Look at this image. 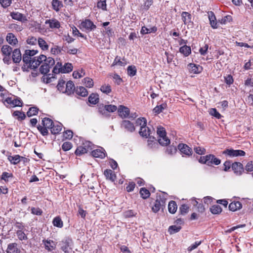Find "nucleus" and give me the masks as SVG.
<instances>
[{
	"label": "nucleus",
	"instance_id": "nucleus-62",
	"mask_svg": "<svg viewBox=\"0 0 253 253\" xmlns=\"http://www.w3.org/2000/svg\"><path fill=\"white\" fill-rule=\"evenodd\" d=\"M33 57H31L24 53L23 55V61L26 64H29Z\"/></svg>",
	"mask_w": 253,
	"mask_h": 253
},
{
	"label": "nucleus",
	"instance_id": "nucleus-2",
	"mask_svg": "<svg viewBox=\"0 0 253 253\" xmlns=\"http://www.w3.org/2000/svg\"><path fill=\"white\" fill-rule=\"evenodd\" d=\"M53 123L50 119L44 118L42 120V126L39 125L37 128L42 135H47L48 133V129L50 130Z\"/></svg>",
	"mask_w": 253,
	"mask_h": 253
},
{
	"label": "nucleus",
	"instance_id": "nucleus-34",
	"mask_svg": "<svg viewBox=\"0 0 253 253\" xmlns=\"http://www.w3.org/2000/svg\"><path fill=\"white\" fill-rule=\"evenodd\" d=\"M52 224L54 226L58 228H62L63 226V221L59 216H56L54 217L52 221Z\"/></svg>",
	"mask_w": 253,
	"mask_h": 253
},
{
	"label": "nucleus",
	"instance_id": "nucleus-21",
	"mask_svg": "<svg viewBox=\"0 0 253 253\" xmlns=\"http://www.w3.org/2000/svg\"><path fill=\"white\" fill-rule=\"evenodd\" d=\"M6 41L9 44L14 45L18 43V40L15 36L12 33H9L7 34L6 37Z\"/></svg>",
	"mask_w": 253,
	"mask_h": 253
},
{
	"label": "nucleus",
	"instance_id": "nucleus-16",
	"mask_svg": "<svg viewBox=\"0 0 253 253\" xmlns=\"http://www.w3.org/2000/svg\"><path fill=\"white\" fill-rule=\"evenodd\" d=\"M6 253H20L21 250L16 243H10L8 245L6 250Z\"/></svg>",
	"mask_w": 253,
	"mask_h": 253
},
{
	"label": "nucleus",
	"instance_id": "nucleus-37",
	"mask_svg": "<svg viewBox=\"0 0 253 253\" xmlns=\"http://www.w3.org/2000/svg\"><path fill=\"white\" fill-rule=\"evenodd\" d=\"M85 75V71L81 69L78 71H75L73 73V77L75 79L81 78Z\"/></svg>",
	"mask_w": 253,
	"mask_h": 253
},
{
	"label": "nucleus",
	"instance_id": "nucleus-26",
	"mask_svg": "<svg viewBox=\"0 0 253 253\" xmlns=\"http://www.w3.org/2000/svg\"><path fill=\"white\" fill-rule=\"evenodd\" d=\"M20 156L19 155H15L14 156H8L7 159L12 165H17L20 162Z\"/></svg>",
	"mask_w": 253,
	"mask_h": 253
},
{
	"label": "nucleus",
	"instance_id": "nucleus-60",
	"mask_svg": "<svg viewBox=\"0 0 253 253\" xmlns=\"http://www.w3.org/2000/svg\"><path fill=\"white\" fill-rule=\"evenodd\" d=\"M31 213L34 215H41L42 213V210L39 208L33 207L31 208Z\"/></svg>",
	"mask_w": 253,
	"mask_h": 253
},
{
	"label": "nucleus",
	"instance_id": "nucleus-28",
	"mask_svg": "<svg viewBox=\"0 0 253 253\" xmlns=\"http://www.w3.org/2000/svg\"><path fill=\"white\" fill-rule=\"evenodd\" d=\"M157 29L156 27H153L151 28H147L145 26L141 28L140 33L142 35L147 34L151 33H155L156 32Z\"/></svg>",
	"mask_w": 253,
	"mask_h": 253
},
{
	"label": "nucleus",
	"instance_id": "nucleus-30",
	"mask_svg": "<svg viewBox=\"0 0 253 253\" xmlns=\"http://www.w3.org/2000/svg\"><path fill=\"white\" fill-rule=\"evenodd\" d=\"M52 8L56 11H58L63 6L62 2L58 0H52Z\"/></svg>",
	"mask_w": 253,
	"mask_h": 253
},
{
	"label": "nucleus",
	"instance_id": "nucleus-4",
	"mask_svg": "<svg viewBox=\"0 0 253 253\" xmlns=\"http://www.w3.org/2000/svg\"><path fill=\"white\" fill-rule=\"evenodd\" d=\"M167 197V194L164 192L163 193L162 196L160 195L157 197L156 200L154 202V205H153L152 207V210L154 212H157L161 208L165 206Z\"/></svg>",
	"mask_w": 253,
	"mask_h": 253
},
{
	"label": "nucleus",
	"instance_id": "nucleus-25",
	"mask_svg": "<svg viewBox=\"0 0 253 253\" xmlns=\"http://www.w3.org/2000/svg\"><path fill=\"white\" fill-rule=\"evenodd\" d=\"M104 175L107 179L114 181L116 179L115 172L111 169H106L104 171Z\"/></svg>",
	"mask_w": 253,
	"mask_h": 253
},
{
	"label": "nucleus",
	"instance_id": "nucleus-52",
	"mask_svg": "<svg viewBox=\"0 0 253 253\" xmlns=\"http://www.w3.org/2000/svg\"><path fill=\"white\" fill-rule=\"evenodd\" d=\"M101 91L106 94H108L111 91V86L109 84H104L100 87Z\"/></svg>",
	"mask_w": 253,
	"mask_h": 253
},
{
	"label": "nucleus",
	"instance_id": "nucleus-19",
	"mask_svg": "<svg viewBox=\"0 0 253 253\" xmlns=\"http://www.w3.org/2000/svg\"><path fill=\"white\" fill-rule=\"evenodd\" d=\"M62 125L58 122H54L50 129L51 133L56 134L59 133L62 130Z\"/></svg>",
	"mask_w": 253,
	"mask_h": 253
},
{
	"label": "nucleus",
	"instance_id": "nucleus-17",
	"mask_svg": "<svg viewBox=\"0 0 253 253\" xmlns=\"http://www.w3.org/2000/svg\"><path fill=\"white\" fill-rule=\"evenodd\" d=\"M121 127L129 132H132L135 130V127L133 124L127 120H124L122 122Z\"/></svg>",
	"mask_w": 253,
	"mask_h": 253
},
{
	"label": "nucleus",
	"instance_id": "nucleus-45",
	"mask_svg": "<svg viewBox=\"0 0 253 253\" xmlns=\"http://www.w3.org/2000/svg\"><path fill=\"white\" fill-rule=\"evenodd\" d=\"M83 84L87 87H92L93 86L94 83L93 80L88 77L84 78L83 80Z\"/></svg>",
	"mask_w": 253,
	"mask_h": 253
},
{
	"label": "nucleus",
	"instance_id": "nucleus-18",
	"mask_svg": "<svg viewBox=\"0 0 253 253\" xmlns=\"http://www.w3.org/2000/svg\"><path fill=\"white\" fill-rule=\"evenodd\" d=\"M10 15L12 18L14 20H16L23 23L27 21L26 16L18 12H11Z\"/></svg>",
	"mask_w": 253,
	"mask_h": 253
},
{
	"label": "nucleus",
	"instance_id": "nucleus-44",
	"mask_svg": "<svg viewBox=\"0 0 253 253\" xmlns=\"http://www.w3.org/2000/svg\"><path fill=\"white\" fill-rule=\"evenodd\" d=\"M210 211L213 214H219L222 211L220 206L218 205H214L210 208Z\"/></svg>",
	"mask_w": 253,
	"mask_h": 253
},
{
	"label": "nucleus",
	"instance_id": "nucleus-12",
	"mask_svg": "<svg viewBox=\"0 0 253 253\" xmlns=\"http://www.w3.org/2000/svg\"><path fill=\"white\" fill-rule=\"evenodd\" d=\"M45 24L48 25L49 28L51 29H57L60 27V22L55 18L46 20L45 22Z\"/></svg>",
	"mask_w": 253,
	"mask_h": 253
},
{
	"label": "nucleus",
	"instance_id": "nucleus-63",
	"mask_svg": "<svg viewBox=\"0 0 253 253\" xmlns=\"http://www.w3.org/2000/svg\"><path fill=\"white\" fill-rule=\"evenodd\" d=\"M177 151L176 148L174 146H170L167 148L166 152L168 154L173 155L176 153Z\"/></svg>",
	"mask_w": 253,
	"mask_h": 253
},
{
	"label": "nucleus",
	"instance_id": "nucleus-43",
	"mask_svg": "<svg viewBox=\"0 0 253 253\" xmlns=\"http://www.w3.org/2000/svg\"><path fill=\"white\" fill-rule=\"evenodd\" d=\"M13 116L15 117L18 120H23L26 117L24 113L19 111H14L13 113Z\"/></svg>",
	"mask_w": 253,
	"mask_h": 253
},
{
	"label": "nucleus",
	"instance_id": "nucleus-61",
	"mask_svg": "<svg viewBox=\"0 0 253 253\" xmlns=\"http://www.w3.org/2000/svg\"><path fill=\"white\" fill-rule=\"evenodd\" d=\"M210 114L217 119H219L221 117V115L218 113V112L217 111L215 108L211 109L210 111Z\"/></svg>",
	"mask_w": 253,
	"mask_h": 253
},
{
	"label": "nucleus",
	"instance_id": "nucleus-38",
	"mask_svg": "<svg viewBox=\"0 0 253 253\" xmlns=\"http://www.w3.org/2000/svg\"><path fill=\"white\" fill-rule=\"evenodd\" d=\"M62 69L63 66L62 65V63L60 62H57L54 66V67L53 68L52 72L55 74H57L60 73H62Z\"/></svg>",
	"mask_w": 253,
	"mask_h": 253
},
{
	"label": "nucleus",
	"instance_id": "nucleus-53",
	"mask_svg": "<svg viewBox=\"0 0 253 253\" xmlns=\"http://www.w3.org/2000/svg\"><path fill=\"white\" fill-rule=\"evenodd\" d=\"M38 109L36 107H31L28 111L27 112V115L28 117H30L36 115L38 113Z\"/></svg>",
	"mask_w": 253,
	"mask_h": 253
},
{
	"label": "nucleus",
	"instance_id": "nucleus-36",
	"mask_svg": "<svg viewBox=\"0 0 253 253\" xmlns=\"http://www.w3.org/2000/svg\"><path fill=\"white\" fill-rule=\"evenodd\" d=\"M38 42L39 46L43 50H46L48 48V45L46 42L42 38H39Z\"/></svg>",
	"mask_w": 253,
	"mask_h": 253
},
{
	"label": "nucleus",
	"instance_id": "nucleus-11",
	"mask_svg": "<svg viewBox=\"0 0 253 253\" xmlns=\"http://www.w3.org/2000/svg\"><path fill=\"white\" fill-rule=\"evenodd\" d=\"M188 70L192 74H199L203 70V67L199 65L190 63L187 66Z\"/></svg>",
	"mask_w": 253,
	"mask_h": 253
},
{
	"label": "nucleus",
	"instance_id": "nucleus-7",
	"mask_svg": "<svg viewBox=\"0 0 253 253\" xmlns=\"http://www.w3.org/2000/svg\"><path fill=\"white\" fill-rule=\"evenodd\" d=\"M42 242L44 249L48 252H52L56 249V243L51 239H43Z\"/></svg>",
	"mask_w": 253,
	"mask_h": 253
},
{
	"label": "nucleus",
	"instance_id": "nucleus-32",
	"mask_svg": "<svg viewBox=\"0 0 253 253\" xmlns=\"http://www.w3.org/2000/svg\"><path fill=\"white\" fill-rule=\"evenodd\" d=\"M177 209V205L175 202L171 201L169 202L168 205L169 211L171 213H174Z\"/></svg>",
	"mask_w": 253,
	"mask_h": 253
},
{
	"label": "nucleus",
	"instance_id": "nucleus-29",
	"mask_svg": "<svg viewBox=\"0 0 253 253\" xmlns=\"http://www.w3.org/2000/svg\"><path fill=\"white\" fill-rule=\"evenodd\" d=\"M1 51L4 55L9 56L12 51V49L9 45H4L2 46Z\"/></svg>",
	"mask_w": 253,
	"mask_h": 253
},
{
	"label": "nucleus",
	"instance_id": "nucleus-27",
	"mask_svg": "<svg viewBox=\"0 0 253 253\" xmlns=\"http://www.w3.org/2000/svg\"><path fill=\"white\" fill-rule=\"evenodd\" d=\"M76 91L77 94L83 97H85L88 95L87 89L83 86L77 87Z\"/></svg>",
	"mask_w": 253,
	"mask_h": 253
},
{
	"label": "nucleus",
	"instance_id": "nucleus-58",
	"mask_svg": "<svg viewBox=\"0 0 253 253\" xmlns=\"http://www.w3.org/2000/svg\"><path fill=\"white\" fill-rule=\"evenodd\" d=\"M97 7L103 10H106L107 5L106 0L99 1L97 2Z\"/></svg>",
	"mask_w": 253,
	"mask_h": 253
},
{
	"label": "nucleus",
	"instance_id": "nucleus-57",
	"mask_svg": "<svg viewBox=\"0 0 253 253\" xmlns=\"http://www.w3.org/2000/svg\"><path fill=\"white\" fill-rule=\"evenodd\" d=\"M105 109L109 112H114L117 109V106L114 105H107L104 106Z\"/></svg>",
	"mask_w": 253,
	"mask_h": 253
},
{
	"label": "nucleus",
	"instance_id": "nucleus-1",
	"mask_svg": "<svg viewBox=\"0 0 253 253\" xmlns=\"http://www.w3.org/2000/svg\"><path fill=\"white\" fill-rule=\"evenodd\" d=\"M146 120L144 118H140L136 121V126H140L139 133L142 137L147 138L150 135V130L146 126Z\"/></svg>",
	"mask_w": 253,
	"mask_h": 253
},
{
	"label": "nucleus",
	"instance_id": "nucleus-40",
	"mask_svg": "<svg viewBox=\"0 0 253 253\" xmlns=\"http://www.w3.org/2000/svg\"><path fill=\"white\" fill-rule=\"evenodd\" d=\"M73 65L71 63H67L63 66L62 73H67L71 72L73 70Z\"/></svg>",
	"mask_w": 253,
	"mask_h": 253
},
{
	"label": "nucleus",
	"instance_id": "nucleus-46",
	"mask_svg": "<svg viewBox=\"0 0 253 253\" xmlns=\"http://www.w3.org/2000/svg\"><path fill=\"white\" fill-rule=\"evenodd\" d=\"M126 64V62L121 60L120 57L117 56L115 58V59L112 64V66H125Z\"/></svg>",
	"mask_w": 253,
	"mask_h": 253
},
{
	"label": "nucleus",
	"instance_id": "nucleus-50",
	"mask_svg": "<svg viewBox=\"0 0 253 253\" xmlns=\"http://www.w3.org/2000/svg\"><path fill=\"white\" fill-rule=\"evenodd\" d=\"M136 73V69L134 66H129L127 67V74L133 77L135 75Z\"/></svg>",
	"mask_w": 253,
	"mask_h": 253
},
{
	"label": "nucleus",
	"instance_id": "nucleus-14",
	"mask_svg": "<svg viewBox=\"0 0 253 253\" xmlns=\"http://www.w3.org/2000/svg\"><path fill=\"white\" fill-rule=\"evenodd\" d=\"M119 115L122 118H126L128 117L130 113L129 109L124 106L120 105L118 109Z\"/></svg>",
	"mask_w": 253,
	"mask_h": 253
},
{
	"label": "nucleus",
	"instance_id": "nucleus-13",
	"mask_svg": "<svg viewBox=\"0 0 253 253\" xmlns=\"http://www.w3.org/2000/svg\"><path fill=\"white\" fill-rule=\"evenodd\" d=\"M178 148L183 154L188 156H190L192 155V151L191 149L186 144L183 143L179 144L178 145Z\"/></svg>",
	"mask_w": 253,
	"mask_h": 253
},
{
	"label": "nucleus",
	"instance_id": "nucleus-20",
	"mask_svg": "<svg viewBox=\"0 0 253 253\" xmlns=\"http://www.w3.org/2000/svg\"><path fill=\"white\" fill-rule=\"evenodd\" d=\"M75 85L72 81H68L66 84V87L64 93L67 95H70L73 93L75 90Z\"/></svg>",
	"mask_w": 253,
	"mask_h": 253
},
{
	"label": "nucleus",
	"instance_id": "nucleus-64",
	"mask_svg": "<svg viewBox=\"0 0 253 253\" xmlns=\"http://www.w3.org/2000/svg\"><path fill=\"white\" fill-rule=\"evenodd\" d=\"M245 169L248 172L253 171V162L250 161L248 162L245 168Z\"/></svg>",
	"mask_w": 253,
	"mask_h": 253
},
{
	"label": "nucleus",
	"instance_id": "nucleus-35",
	"mask_svg": "<svg viewBox=\"0 0 253 253\" xmlns=\"http://www.w3.org/2000/svg\"><path fill=\"white\" fill-rule=\"evenodd\" d=\"M182 19L184 23L186 24L191 21V15L187 12H182L181 13Z\"/></svg>",
	"mask_w": 253,
	"mask_h": 253
},
{
	"label": "nucleus",
	"instance_id": "nucleus-59",
	"mask_svg": "<svg viewBox=\"0 0 253 253\" xmlns=\"http://www.w3.org/2000/svg\"><path fill=\"white\" fill-rule=\"evenodd\" d=\"M72 147V143L70 142H65L63 143L62 146V148L64 151H67L70 150Z\"/></svg>",
	"mask_w": 253,
	"mask_h": 253
},
{
	"label": "nucleus",
	"instance_id": "nucleus-15",
	"mask_svg": "<svg viewBox=\"0 0 253 253\" xmlns=\"http://www.w3.org/2000/svg\"><path fill=\"white\" fill-rule=\"evenodd\" d=\"M92 156L95 158H99L103 159L105 157L106 153L105 150L102 148L99 147L91 152Z\"/></svg>",
	"mask_w": 253,
	"mask_h": 253
},
{
	"label": "nucleus",
	"instance_id": "nucleus-31",
	"mask_svg": "<svg viewBox=\"0 0 253 253\" xmlns=\"http://www.w3.org/2000/svg\"><path fill=\"white\" fill-rule=\"evenodd\" d=\"M179 52L185 56H188L191 53V48L190 46L185 45L179 48Z\"/></svg>",
	"mask_w": 253,
	"mask_h": 253
},
{
	"label": "nucleus",
	"instance_id": "nucleus-22",
	"mask_svg": "<svg viewBox=\"0 0 253 253\" xmlns=\"http://www.w3.org/2000/svg\"><path fill=\"white\" fill-rule=\"evenodd\" d=\"M208 14L211 27L213 29L217 28V22L216 21V17L215 16L214 14L212 11L209 12Z\"/></svg>",
	"mask_w": 253,
	"mask_h": 253
},
{
	"label": "nucleus",
	"instance_id": "nucleus-42",
	"mask_svg": "<svg viewBox=\"0 0 253 253\" xmlns=\"http://www.w3.org/2000/svg\"><path fill=\"white\" fill-rule=\"evenodd\" d=\"M158 142L163 146H166L170 143L169 139L166 136L159 137Z\"/></svg>",
	"mask_w": 253,
	"mask_h": 253
},
{
	"label": "nucleus",
	"instance_id": "nucleus-49",
	"mask_svg": "<svg viewBox=\"0 0 253 253\" xmlns=\"http://www.w3.org/2000/svg\"><path fill=\"white\" fill-rule=\"evenodd\" d=\"M140 194L143 199H146L150 196V192L149 190L145 188H142L140 189Z\"/></svg>",
	"mask_w": 253,
	"mask_h": 253
},
{
	"label": "nucleus",
	"instance_id": "nucleus-24",
	"mask_svg": "<svg viewBox=\"0 0 253 253\" xmlns=\"http://www.w3.org/2000/svg\"><path fill=\"white\" fill-rule=\"evenodd\" d=\"M242 208V204L240 202L234 201L231 203L229 205V209L230 211H236Z\"/></svg>",
	"mask_w": 253,
	"mask_h": 253
},
{
	"label": "nucleus",
	"instance_id": "nucleus-39",
	"mask_svg": "<svg viewBox=\"0 0 253 253\" xmlns=\"http://www.w3.org/2000/svg\"><path fill=\"white\" fill-rule=\"evenodd\" d=\"M66 83H65V81H63V80H59L57 85L58 90L62 93H64L66 87Z\"/></svg>",
	"mask_w": 253,
	"mask_h": 253
},
{
	"label": "nucleus",
	"instance_id": "nucleus-8",
	"mask_svg": "<svg viewBox=\"0 0 253 253\" xmlns=\"http://www.w3.org/2000/svg\"><path fill=\"white\" fill-rule=\"evenodd\" d=\"M231 168L234 173L238 176L243 174L244 171V169L243 165L240 162H234L232 164Z\"/></svg>",
	"mask_w": 253,
	"mask_h": 253
},
{
	"label": "nucleus",
	"instance_id": "nucleus-47",
	"mask_svg": "<svg viewBox=\"0 0 253 253\" xmlns=\"http://www.w3.org/2000/svg\"><path fill=\"white\" fill-rule=\"evenodd\" d=\"M88 151L85 149V148L83 147L82 145L78 147L76 151L75 154L77 156H80L81 155L84 154L85 153H87Z\"/></svg>",
	"mask_w": 253,
	"mask_h": 253
},
{
	"label": "nucleus",
	"instance_id": "nucleus-55",
	"mask_svg": "<svg viewBox=\"0 0 253 253\" xmlns=\"http://www.w3.org/2000/svg\"><path fill=\"white\" fill-rule=\"evenodd\" d=\"M61 51V49L60 47L57 45H54L50 50V52L52 54L57 55L59 54Z\"/></svg>",
	"mask_w": 253,
	"mask_h": 253
},
{
	"label": "nucleus",
	"instance_id": "nucleus-51",
	"mask_svg": "<svg viewBox=\"0 0 253 253\" xmlns=\"http://www.w3.org/2000/svg\"><path fill=\"white\" fill-rule=\"evenodd\" d=\"M181 227L179 226L172 225L169 228V232L170 234H174L180 231Z\"/></svg>",
	"mask_w": 253,
	"mask_h": 253
},
{
	"label": "nucleus",
	"instance_id": "nucleus-33",
	"mask_svg": "<svg viewBox=\"0 0 253 253\" xmlns=\"http://www.w3.org/2000/svg\"><path fill=\"white\" fill-rule=\"evenodd\" d=\"M88 101L92 104H96L99 101V96L95 93L91 94L88 97Z\"/></svg>",
	"mask_w": 253,
	"mask_h": 253
},
{
	"label": "nucleus",
	"instance_id": "nucleus-6",
	"mask_svg": "<svg viewBox=\"0 0 253 253\" xmlns=\"http://www.w3.org/2000/svg\"><path fill=\"white\" fill-rule=\"evenodd\" d=\"M3 103L4 104L6 103L11 107L22 105L21 100L19 98H16L15 96L7 97L3 101Z\"/></svg>",
	"mask_w": 253,
	"mask_h": 253
},
{
	"label": "nucleus",
	"instance_id": "nucleus-23",
	"mask_svg": "<svg viewBox=\"0 0 253 253\" xmlns=\"http://www.w3.org/2000/svg\"><path fill=\"white\" fill-rule=\"evenodd\" d=\"M22 59L21 53L19 49H15L12 53V60L14 63H19Z\"/></svg>",
	"mask_w": 253,
	"mask_h": 253
},
{
	"label": "nucleus",
	"instance_id": "nucleus-9",
	"mask_svg": "<svg viewBox=\"0 0 253 253\" xmlns=\"http://www.w3.org/2000/svg\"><path fill=\"white\" fill-rule=\"evenodd\" d=\"M223 153L230 157L243 156L245 155V152L241 150L226 149Z\"/></svg>",
	"mask_w": 253,
	"mask_h": 253
},
{
	"label": "nucleus",
	"instance_id": "nucleus-54",
	"mask_svg": "<svg viewBox=\"0 0 253 253\" xmlns=\"http://www.w3.org/2000/svg\"><path fill=\"white\" fill-rule=\"evenodd\" d=\"M82 146L85 148L88 152L92 149V144L88 141H85L83 142Z\"/></svg>",
	"mask_w": 253,
	"mask_h": 253
},
{
	"label": "nucleus",
	"instance_id": "nucleus-10",
	"mask_svg": "<svg viewBox=\"0 0 253 253\" xmlns=\"http://www.w3.org/2000/svg\"><path fill=\"white\" fill-rule=\"evenodd\" d=\"M81 26L89 31L94 30L96 28V25L89 19H85L84 21H83L81 24Z\"/></svg>",
	"mask_w": 253,
	"mask_h": 253
},
{
	"label": "nucleus",
	"instance_id": "nucleus-5",
	"mask_svg": "<svg viewBox=\"0 0 253 253\" xmlns=\"http://www.w3.org/2000/svg\"><path fill=\"white\" fill-rule=\"evenodd\" d=\"M55 64V61L52 57H48L43 63L40 68V72L42 74H46L49 71L50 68Z\"/></svg>",
	"mask_w": 253,
	"mask_h": 253
},
{
	"label": "nucleus",
	"instance_id": "nucleus-41",
	"mask_svg": "<svg viewBox=\"0 0 253 253\" xmlns=\"http://www.w3.org/2000/svg\"><path fill=\"white\" fill-rule=\"evenodd\" d=\"M167 105L166 103H163L160 105H157L153 109V111L159 114L166 108Z\"/></svg>",
	"mask_w": 253,
	"mask_h": 253
},
{
	"label": "nucleus",
	"instance_id": "nucleus-48",
	"mask_svg": "<svg viewBox=\"0 0 253 253\" xmlns=\"http://www.w3.org/2000/svg\"><path fill=\"white\" fill-rule=\"evenodd\" d=\"M29 65L31 68L36 69L40 65V62L36 57H33L32 61L29 64Z\"/></svg>",
	"mask_w": 253,
	"mask_h": 253
},
{
	"label": "nucleus",
	"instance_id": "nucleus-56",
	"mask_svg": "<svg viewBox=\"0 0 253 253\" xmlns=\"http://www.w3.org/2000/svg\"><path fill=\"white\" fill-rule=\"evenodd\" d=\"M16 233L17 237L19 240L22 241L23 240H26L27 239L26 234L21 230H18Z\"/></svg>",
	"mask_w": 253,
	"mask_h": 253
},
{
	"label": "nucleus",
	"instance_id": "nucleus-3",
	"mask_svg": "<svg viewBox=\"0 0 253 253\" xmlns=\"http://www.w3.org/2000/svg\"><path fill=\"white\" fill-rule=\"evenodd\" d=\"M199 162L200 163L205 164L208 166H212V165H218L221 163V161L219 159H217L213 155L211 154L200 157Z\"/></svg>",
	"mask_w": 253,
	"mask_h": 253
}]
</instances>
